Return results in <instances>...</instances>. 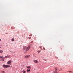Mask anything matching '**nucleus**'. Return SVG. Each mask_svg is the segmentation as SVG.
<instances>
[{"label": "nucleus", "instance_id": "obj_1", "mask_svg": "<svg viewBox=\"0 0 73 73\" xmlns=\"http://www.w3.org/2000/svg\"><path fill=\"white\" fill-rule=\"evenodd\" d=\"M3 68H9V67H10V66L4 65L3 66Z\"/></svg>", "mask_w": 73, "mask_h": 73}, {"label": "nucleus", "instance_id": "obj_2", "mask_svg": "<svg viewBox=\"0 0 73 73\" xmlns=\"http://www.w3.org/2000/svg\"><path fill=\"white\" fill-rule=\"evenodd\" d=\"M29 57H30V56L29 55H27L25 56V58H29Z\"/></svg>", "mask_w": 73, "mask_h": 73}, {"label": "nucleus", "instance_id": "obj_3", "mask_svg": "<svg viewBox=\"0 0 73 73\" xmlns=\"http://www.w3.org/2000/svg\"><path fill=\"white\" fill-rule=\"evenodd\" d=\"M30 46H29L27 48H26V51H28V50L30 49Z\"/></svg>", "mask_w": 73, "mask_h": 73}, {"label": "nucleus", "instance_id": "obj_4", "mask_svg": "<svg viewBox=\"0 0 73 73\" xmlns=\"http://www.w3.org/2000/svg\"><path fill=\"white\" fill-rule=\"evenodd\" d=\"M11 62H12V60H10V61H9L8 62H7V64H11Z\"/></svg>", "mask_w": 73, "mask_h": 73}, {"label": "nucleus", "instance_id": "obj_5", "mask_svg": "<svg viewBox=\"0 0 73 73\" xmlns=\"http://www.w3.org/2000/svg\"><path fill=\"white\" fill-rule=\"evenodd\" d=\"M26 49H27V47H26L25 46H24L23 49H24V50H25V49L26 50Z\"/></svg>", "mask_w": 73, "mask_h": 73}, {"label": "nucleus", "instance_id": "obj_6", "mask_svg": "<svg viewBox=\"0 0 73 73\" xmlns=\"http://www.w3.org/2000/svg\"><path fill=\"white\" fill-rule=\"evenodd\" d=\"M34 62H35V63H37V62H38V61H37V60H35Z\"/></svg>", "mask_w": 73, "mask_h": 73}, {"label": "nucleus", "instance_id": "obj_7", "mask_svg": "<svg viewBox=\"0 0 73 73\" xmlns=\"http://www.w3.org/2000/svg\"><path fill=\"white\" fill-rule=\"evenodd\" d=\"M27 68H29V69H31V66H27Z\"/></svg>", "mask_w": 73, "mask_h": 73}, {"label": "nucleus", "instance_id": "obj_8", "mask_svg": "<svg viewBox=\"0 0 73 73\" xmlns=\"http://www.w3.org/2000/svg\"><path fill=\"white\" fill-rule=\"evenodd\" d=\"M58 68L57 67H55V71H56L57 70V69Z\"/></svg>", "mask_w": 73, "mask_h": 73}, {"label": "nucleus", "instance_id": "obj_9", "mask_svg": "<svg viewBox=\"0 0 73 73\" xmlns=\"http://www.w3.org/2000/svg\"><path fill=\"white\" fill-rule=\"evenodd\" d=\"M11 41H15V39L14 38L11 39Z\"/></svg>", "mask_w": 73, "mask_h": 73}, {"label": "nucleus", "instance_id": "obj_10", "mask_svg": "<svg viewBox=\"0 0 73 73\" xmlns=\"http://www.w3.org/2000/svg\"><path fill=\"white\" fill-rule=\"evenodd\" d=\"M4 58H3L2 59V61H4Z\"/></svg>", "mask_w": 73, "mask_h": 73}, {"label": "nucleus", "instance_id": "obj_11", "mask_svg": "<svg viewBox=\"0 0 73 73\" xmlns=\"http://www.w3.org/2000/svg\"><path fill=\"white\" fill-rule=\"evenodd\" d=\"M8 58V56H5V58Z\"/></svg>", "mask_w": 73, "mask_h": 73}, {"label": "nucleus", "instance_id": "obj_12", "mask_svg": "<svg viewBox=\"0 0 73 73\" xmlns=\"http://www.w3.org/2000/svg\"><path fill=\"white\" fill-rule=\"evenodd\" d=\"M27 72H30V69H28L27 70Z\"/></svg>", "mask_w": 73, "mask_h": 73}, {"label": "nucleus", "instance_id": "obj_13", "mask_svg": "<svg viewBox=\"0 0 73 73\" xmlns=\"http://www.w3.org/2000/svg\"><path fill=\"white\" fill-rule=\"evenodd\" d=\"M3 51L2 50H0V53H2V52H3Z\"/></svg>", "mask_w": 73, "mask_h": 73}, {"label": "nucleus", "instance_id": "obj_14", "mask_svg": "<svg viewBox=\"0 0 73 73\" xmlns=\"http://www.w3.org/2000/svg\"><path fill=\"white\" fill-rule=\"evenodd\" d=\"M53 73H57V71L55 70V71H54Z\"/></svg>", "mask_w": 73, "mask_h": 73}, {"label": "nucleus", "instance_id": "obj_15", "mask_svg": "<svg viewBox=\"0 0 73 73\" xmlns=\"http://www.w3.org/2000/svg\"><path fill=\"white\" fill-rule=\"evenodd\" d=\"M23 73H25L26 72H25V71L23 70Z\"/></svg>", "mask_w": 73, "mask_h": 73}, {"label": "nucleus", "instance_id": "obj_16", "mask_svg": "<svg viewBox=\"0 0 73 73\" xmlns=\"http://www.w3.org/2000/svg\"><path fill=\"white\" fill-rule=\"evenodd\" d=\"M3 58V56H0V58Z\"/></svg>", "mask_w": 73, "mask_h": 73}, {"label": "nucleus", "instance_id": "obj_17", "mask_svg": "<svg viewBox=\"0 0 73 73\" xmlns=\"http://www.w3.org/2000/svg\"><path fill=\"white\" fill-rule=\"evenodd\" d=\"M43 49L44 50H45V48H44V47H43Z\"/></svg>", "mask_w": 73, "mask_h": 73}, {"label": "nucleus", "instance_id": "obj_18", "mask_svg": "<svg viewBox=\"0 0 73 73\" xmlns=\"http://www.w3.org/2000/svg\"><path fill=\"white\" fill-rule=\"evenodd\" d=\"M2 73H4V71H3L2 72Z\"/></svg>", "mask_w": 73, "mask_h": 73}, {"label": "nucleus", "instance_id": "obj_19", "mask_svg": "<svg viewBox=\"0 0 73 73\" xmlns=\"http://www.w3.org/2000/svg\"><path fill=\"white\" fill-rule=\"evenodd\" d=\"M8 56V57L9 58V57H10V55H9V56H8H8Z\"/></svg>", "mask_w": 73, "mask_h": 73}, {"label": "nucleus", "instance_id": "obj_20", "mask_svg": "<svg viewBox=\"0 0 73 73\" xmlns=\"http://www.w3.org/2000/svg\"><path fill=\"white\" fill-rule=\"evenodd\" d=\"M39 48H41V49H42V48H41V46H39Z\"/></svg>", "mask_w": 73, "mask_h": 73}, {"label": "nucleus", "instance_id": "obj_21", "mask_svg": "<svg viewBox=\"0 0 73 73\" xmlns=\"http://www.w3.org/2000/svg\"><path fill=\"white\" fill-rule=\"evenodd\" d=\"M29 39H30L31 38V37H29Z\"/></svg>", "mask_w": 73, "mask_h": 73}, {"label": "nucleus", "instance_id": "obj_22", "mask_svg": "<svg viewBox=\"0 0 73 73\" xmlns=\"http://www.w3.org/2000/svg\"><path fill=\"white\" fill-rule=\"evenodd\" d=\"M32 35H29V36H32Z\"/></svg>", "mask_w": 73, "mask_h": 73}, {"label": "nucleus", "instance_id": "obj_23", "mask_svg": "<svg viewBox=\"0 0 73 73\" xmlns=\"http://www.w3.org/2000/svg\"><path fill=\"white\" fill-rule=\"evenodd\" d=\"M33 56H34V57H36V56H35V55H33Z\"/></svg>", "mask_w": 73, "mask_h": 73}, {"label": "nucleus", "instance_id": "obj_24", "mask_svg": "<svg viewBox=\"0 0 73 73\" xmlns=\"http://www.w3.org/2000/svg\"><path fill=\"white\" fill-rule=\"evenodd\" d=\"M38 53H40V51H38Z\"/></svg>", "mask_w": 73, "mask_h": 73}, {"label": "nucleus", "instance_id": "obj_25", "mask_svg": "<svg viewBox=\"0 0 73 73\" xmlns=\"http://www.w3.org/2000/svg\"><path fill=\"white\" fill-rule=\"evenodd\" d=\"M31 42H32V43L33 42V41H32Z\"/></svg>", "mask_w": 73, "mask_h": 73}, {"label": "nucleus", "instance_id": "obj_26", "mask_svg": "<svg viewBox=\"0 0 73 73\" xmlns=\"http://www.w3.org/2000/svg\"><path fill=\"white\" fill-rule=\"evenodd\" d=\"M1 41V39H0V42Z\"/></svg>", "mask_w": 73, "mask_h": 73}, {"label": "nucleus", "instance_id": "obj_27", "mask_svg": "<svg viewBox=\"0 0 73 73\" xmlns=\"http://www.w3.org/2000/svg\"><path fill=\"white\" fill-rule=\"evenodd\" d=\"M0 48H1V47H0Z\"/></svg>", "mask_w": 73, "mask_h": 73}, {"label": "nucleus", "instance_id": "obj_28", "mask_svg": "<svg viewBox=\"0 0 73 73\" xmlns=\"http://www.w3.org/2000/svg\"><path fill=\"white\" fill-rule=\"evenodd\" d=\"M55 58H56V57H55Z\"/></svg>", "mask_w": 73, "mask_h": 73}, {"label": "nucleus", "instance_id": "obj_29", "mask_svg": "<svg viewBox=\"0 0 73 73\" xmlns=\"http://www.w3.org/2000/svg\"><path fill=\"white\" fill-rule=\"evenodd\" d=\"M31 45H30V46H31Z\"/></svg>", "mask_w": 73, "mask_h": 73}]
</instances>
